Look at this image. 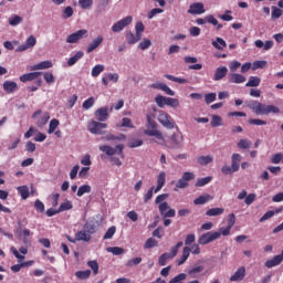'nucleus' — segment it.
Listing matches in <instances>:
<instances>
[{"label": "nucleus", "mask_w": 283, "mask_h": 283, "mask_svg": "<svg viewBox=\"0 0 283 283\" xmlns=\"http://www.w3.org/2000/svg\"><path fill=\"white\" fill-rule=\"evenodd\" d=\"M247 107L256 116H269V114H280V107L275 105L262 104L259 101L251 99L245 102Z\"/></svg>", "instance_id": "1"}, {"label": "nucleus", "mask_w": 283, "mask_h": 283, "mask_svg": "<svg viewBox=\"0 0 283 283\" xmlns=\"http://www.w3.org/2000/svg\"><path fill=\"white\" fill-rule=\"evenodd\" d=\"M168 198H169L168 193L158 195L155 199V203L159 205V213L160 216H163V218H176V210L169 209V203L165 201Z\"/></svg>", "instance_id": "2"}, {"label": "nucleus", "mask_w": 283, "mask_h": 283, "mask_svg": "<svg viewBox=\"0 0 283 283\" xmlns=\"http://www.w3.org/2000/svg\"><path fill=\"white\" fill-rule=\"evenodd\" d=\"M146 120H147V124H146L147 129L144 130V134L146 136H155L157 140H165L163 133L158 130V124L156 123L155 119L151 118V115H147Z\"/></svg>", "instance_id": "3"}, {"label": "nucleus", "mask_w": 283, "mask_h": 283, "mask_svg": "<svg viewBox=\"0 0 283 283\" xmlns=\"http://www.w3.org/2000/svg\"><path fill=\"white\" fill-rule=\"evenodd\" d=\"M185 143V137L180 130L174 133L168 140H165V145L168 149H180Z\"/></svg>", "instance_id": "4"}, {"label": "nucleus", "mask_w": 283, "mask_h": 283, "mask_svg": "<svg viewBox=\"0 0 283 283\" xmlns=\"http://www.w3.org/2000/svg\"><path fill=\"white\" fill-rule=\"evenodd\" d=\"M157 120L160 123V125H163V127H166V129H174L176 127L174 117L164 111L159 112Z\"/></svg>", "instance_id": "5"}, {"label": "nucleus", "mask_w": 283, "mask_h": 283, "mask_svg": "<svg viewBox=\"0 0 283 283\" xmlns=\"http://www.w3.org/2000/svg\"><path fill=\"white\" fill-rule=\"evenodd\" d=\"M191 180H196V174L191 171L184 172L182 177L176 184V189H187Z\"/></svg>", "instance_id": "6"}, {"label": "nucleus", "mask_w": 283, "mask_h": 283, "mask_svg": "<svg viewBox=\"0 0 283 283\" xmlns=\"http://www.w3.org/2000/svg\"><path fill=\"white\" fill-rule=\"evenodd\" d=\"M87 129L91 134L102 135L104 134L103 129H107V124L96 122V120H91L87 124Z\"/></svg>", "instance_id": "7"}, {"label": "nucleus", "mask_w": 283, "mask_h": 283, "mask_svg": "<svg viewBox=\"0 0 283 283\" xmlns=\"http://www.w3.org/2000/svg\"><path fill=\"white\" fill-rule=\"evenodd\" d=\"M134 21V18L132 15L125 17L124 19L117 21L113 27V32H123L127 25H129Z\"/></svg>", "instance_id": "8"}, {"label": "nucleus", "mask_w": 283, "mask_h": 283, "mask_svg": "<svg viewBox=\"0 0 283 283\" xmlns=\"http://www.w3.org/2000/svg\"><path fill=\"white\" fill-rule=\"evenodd\" d=\"M220 238V233L219 232H213V231H210V232H207V233H203L201 237H199V244H209L210 242H213L214 240H218Z\"/></svg>", "instance_id": "9"}, {"label": "nucleus", "mask_w": 283, "mask_h": 283, "mask_svg": "<svg viewBox=\"0 0 283 283\" xmlns=\"http://www.w3.org/2000/svg\"><path fill=\"white\" fill-rule=\"evenodd\" d=\"M87 36V30L81 29L66 38V43H78L81 39Z\"/></svg>", "instance_id": "10"}, {"label": "nucleus", "mask_w": 283, "mask_h": 283, "mask_svg": "<svg viewBox=\"0 0 283 283\" xmlns=\"http://www.w3.org/2000/svg\"><path fill=\"white\" fill-rule=\"evenodd\" d=\"M34 45H36V38H34V35H30L24 44L17 48L15 52H25V50H30L34 48Z\"/></svg>", "instance_id": "11"}, {"label": "nucleus", "mask_w": 283, "mask_h": 283, "mask_svg": "<svg viewBox=\"0 0 283 283\" xmlns=\"http://www.w3.org/2000/svg\"><path fill=\"white\" fill-rule=\"evenodd\" d=\"M109 108L107 106L99 107L97 111H95V118L99 123H105V120L109 117Z\"/></svg>", "instance_id": "12"}, {"label": "nucleus", "mask_w": 283, "mask_h": 283, "mask_svg": "<svg viewBox=\"0 0 283 283\" xmlns=\"http://www.w3.org/2000/svg\"><path fill=\"white\" fill-rule=\"evenodd\" d=\"M244 277H247V268L241 266L230 276V282H242Z\"/></svg>", "instance_id": "13"}, {"label": "nucleus", "mask_w": 283, "mask_h": 283, "mask_svg": "<svg viewBox=\"0 0 283 283\" xmlns=\"http://www.w3.org/2000/svg\"><path fill=\"white\" fill-rule=\"evenodd\" d=\"M150 87H153V90H161V92H165V94H167L168 96H176V92L170 90L169 86H167V84L156 82L153 83Z\"/></svg>", "instance_id": "14"}, {"label": "nucleus", "mask_w": 283, "mask_h": 283, "mask_svg": "<svg viewBox=\"0 0 283 283\" xmlns=\"http://www.w3.org/2000/svg\"><path fill=\"white\" fill-rule=\"evenodd\" d=\"M188 14H205V4L201 2H195L190 4Z\"/></svg>", "instance_id": "15"}, {"label": "nucleus", "mask_w": 283, "mask_h": 283, "mask_svg": "<svg viewBox=\"0 0 283 283\" xmlns=\"http://www.w3.org/2000/svg\"><path fill=\"white\" fill-rule=\"evenodd\" d=\"M103 41V35H98L96 39H94L86 49L87 54H91V52H94V50L101 48Z\"/></svg>", "instance_id": "16"}, {"label": "nucleus", "mask_w": 283, "mask_h": 283, "mask_svg": "<svg viewBox=\"0 0 283 283\" xmlns=\"http://www.w3.org/2000/svg\"><path fill=\"white\" fill-rule=\"evenodd\" d=\"M229 74V69L227 66H219L214 71L213 81H222Z\"/></svg>", "instance_id": "17"}, {"label": "nucleus", "mask_w": 283, "mask_h": 283, "mask_svg": "<svg viewBox=\"0 0 283 283\" xmlns=\"http://www.w3.org/2000/svg\"><path fill=\"white\" fill-rule=\"evenodd\" d=\"M18 90H19V84H17V82L6 81L3 83V91L7 94H14V92H17Z\"/></svg>", "instance_id": "18"}, {"label": "nucleus", "mask_w": 283, "mask_h": 283, "mask_svg": "<svg viewBox=\"0 0 283 283\" xmlns=\"http://www.w3.org/2000/svg\"><path fill=\"white\" fill-rule=\"evenodd\" d=\"M228 81L229 83L240 84V83H245L247 77L240 73H230L228 76Z\"/></svg>", "instance_id": "19"}, {"label": "nucleus", "mask_w": 283, "mask_h": 283, "mask_svg": "<svg viewBox=\"0 0 283 283\" xmlns=\"http://www.w3.org/2000/svg\"><path fill=\"white\" fill-rule=\"evenodd\" d=\"M75 240H77V242H90L92 234H90L87 230H81L75 233Z\"/></svg>", "instance_id": "20"}, {"label": "nucleus", "mask_w": 283, "mask_h": 283, "mask_svg": "<svg viewBox=\"0 0 283 283\" xmlns=\"http://www.w3.org/2000/svg\"><path fill=\"white\" fill-rule=\"evenodd\" d=\"M167 182V174L165 171L159 172L157 177V187L155 188V193H158L163 187H165V184Z\"/></svg>", "instance_id": "21"}, {"label": "nucleus", "mask_w": 283, "mask_h": 283, "mask_svg": "<svg viewBox=\"0 0 283 283\" xmlns=\"http://www.w3.org/2000/svg\"><path fill=\"white\" fill-rule=\"evenodd\" d=\"M41 72H32V73H27L20 76L21 83H28L30 81H36L39 76H41Z\"/></svg>", "instance_id": "22"}, {"label": "nucleus", "mask_w": 283, "mask_h": 283, "mask_svg": "<svg viewBox=\"0 0 283 283\" xmlns=\"http://www.w3.org/2000/svg\"><path fill=\"white\" fill-rule=\"evenodd\" d=\"M240 163H242V155L233 154L231 157V167L233 171H240Z\"/></svg>", "instance_id": "23"}, {"label": "nucleus", "mask_w": 283, "mask_h": 283, "mask_svg": "<svg viewBox=\"0 0 283 283\" xmlns=\"http://www.w3.org/2000/svg\"><path fill=\"white\" fill-rule=\"evenodd\" d=\"M174 258H176V255H174L172 252H166L164 254H161L158 259V264L159 266H166L167 265V261L168 260H174Z\"/></svg>", "instance_id": "24"}, {"label": "nucleus", "mask_w": 283, "mask_h": 283, "mask_svg": "<svg viewBox=\"0 0 283 283\" xmlns=\"http://www.w3.org/2000/svg\"><path fill=\"white\" fill-rule=\"evenodd\" d=\"M140 36L136 35L132 32V31H128L126 33V41L128 43V45H134L135 43H138L140 41Z\"/></svg>", "instance_id": "25"}, {"label": "nucleus", "mask_w": 283, "mask_h": 283, "mask_svg": "<svg viewBox=\"0 0 283 283\" xmlns=\"http://www.w3.org/2000/svg\"><path fill=\"white\" fill-rule=\"evenodd\" d=\"M85 53L83 51H77L74 56L70 57L67 61L69 67H72V65H76L78 61H81V57L84 56Z\"/></svg>", "instance_id": "26"}, {"label": "nucleus", "mask_w": 283, "mask_h": 283, "mask_svg": "<svg viewBox=\"0 0 283 283\" xmlns=\"http://www.w3.org/2000/svg\"><path fill=\"white\" fill-rule=\"evenodd\" d=\"M17 191L20 193L22 200H28L30 198V188L28 186H19Z\"/></svg>", "instance_id": "27"}, {"label": "nucleus", "mask_w": 283, "mask_h": 283, "mask_svg": "<svg viewBox=\"0 0 283 283\" xmlns=\"http://www.w3.org/2000/svg\"><path fill=\"white\" fill-rule=\"evenodd\" d=\"M52 67V61H43L40 62L33 66H31V70L36 71V70H50Z\"/></svg>", "instance_id": "28"}, {"label": "nucleus", "mask_w": 283, "mask_h": 283, "mask_svg": "<svg viewBox=\"0 0 283 283\" xmlns=\"http://www.w3.org/2000/svg\"><path fill=\"white\" fill-rule=\"evenodd\" d=\"M209 200H213L211 195H202L193 200V205H207Z\"/></svg>", "instance_id": "29"}, {"label": "nucleus", "mask_w": 283, "mask_h": 283, "mask_svg": "<svg viewBox=\"0 0 283 283\" xmlns=\"http://www.w3.org/2000/svg\"><path fill=\"white\" fill-rule=\"evenodd\" d=\"M197 163L205 167V165H210V163H213V156L207 155V156H199L197 158Z\"/></svg>", "instance_id": "30"}, {"label": "nucleus", "mask_w": 283, "mask_h": 283, "mask_svg": "<svg viewBox=\"0 0 283 283\" xmlns=\"http://www.w3.org/2000/svg\"><path fill=\"white\" fill-rule=\"evenodd\" d=\"M50 120V113H44L40 117H38L36 125L39 127H45L48 125V122Z\"/></svg>", "instance_id": "31"}, {"label": "nucleus", "mask_w": 283, "mask_h": 283, "mask_svg": "<svg viewBox=\"0 0 283 283\" xmlns=\"http://www.w3.org/2000/svg\"><path fill=\"white\" fill-rule=\"evenodd\" d=\"M262 80L258 76H250L249 81L245 84V87H259Z\"/></svg>", "instance_id": "32"}, {"label": "nucleus", "mask_w": 283, "mask_h": 283, "mask_svg": "<svg viewBox=\"0 0 283 283\" xmlns=\"http://www.w3.org/2000/svg\"><path fill=\"white\" fill-rule=\"evenodd\" d=\"M85 193H92V186L90 185H83L77 189V197L82 198V196H85Z\"/></svg>", "instance_id": "33"}, {"label": "nucleus", "mask_w": 283, "mask_h": 283, "mask_svg": "<svg viewBox=\"0 0 283 283\" xmlns=\"http://www.w3.org/2000/svg\"><path fill=\"white\" fill-rule=\"evenodd\" d=\"M212 45L216 48V50H224V48H227V41H224L222 38H217L216 41H212Z\"/></svg>", "instance_id": "34"}, {"label": "nucleus", "mask_w": 283, "mask_h": 283, "mask_svg": "<svg viewBox=\"0 0 283 283\" xmlns=\"http://www.w3.org/2000/svg\"><path fill=\"white\" fill-rule=\"evenodd\" d=\"M72 209H74V206L72 205V201L65 200L63 203L60 205L59 212L63 213V211H70Z\"/></svg>", "instance_id": "35"}, {"label": "nucleus", "mask_w": 283, "mask_h": 283, "mask_svg": "<svg viewBox=\"0 0 283 283\" xmlns=\"http://www.w3.org/2000/svg\"><path fill=\"white\" fill-rule=\"evenodd\" d=\"M99 151H103L106 156H114L116 154L115 148L108 145L99 146Z\"/></svg>", "instance_id": "36"}, {"label": "nucleus", "mask_w": 283, "mask_h": 283, "mask_svg": "<svg viewBox=\"0 0 283 283\" xmlns=\"http://www.w3.org/2000/svg\"><path fill=\"white\" fill-rule=\"evenodd\" d=\"M90 275H92V270L75 272V277H77V280H88Z\"/></svg>", "instance_id": "37"}, {"label": "nucleus", "mask_w": 283, "mask_h": 283, "mask_svg": "<svg viewBox=\"0 0 283 283\" xmlns=\"http://www.w3.org/2000/svg\"><path fill=\"white\" fill-rule=\"evenodd\" d=\"M222 213H224V208H212L207 210L206 216L216 217V216H222Z\"/></svg>", "instance_id": "38"}, {"label": "nucleus", "mask_w": 283, "mask_h": 283, "mask_svg": "<svg viewBox=\"0 0 283 283\" xmlns=\"http://www.w3.org/2000/svg\"><path fill=\"white\" fill-rule=\"evenodd\" d=\"M211 180H213L212 177H203V178H198L195 187H205L206 185H209V182H211Z\"/></svg>", "instance_id": "39"}, {"label": "nucleus", "mask_w": 283, "mask_h": 283, "mask_svg": "<svg viewBox=\"0 0 283 283\" xmlns=\"http://www.w3.org/2000/svg\"><path fill=\"white\" fill-rule=\"evenodd\" d=\"M202 271H205V265H197L188 270V275H190L191 277H196V274L202 273Z\"/></svg>", "instance_id": "40"}, {"label": "nucleus", "mask_w": 283, "mask_h": 283, "mask_svg": "<svg viewBox=\"0 0 283 283\" xmlns=\"http://www.w3.org/2000/svg\"><path fill=\"white\" fill-rule=\"evenodd\" d=\"M167 101H168V97L166 96H163V95H157L155 97V103L160 107H165V105H167Z\"/></svg>", "instance_id": "41"}, {"label": "nucleus", "mask_w": 283, "mask_h": 283, "mask_svg": "<svg viewBox=\"0 0 283 283\" xmlns=\"http://www.w3.org/2000/svg\"><path fill=\"white\" fill-rule=\"evenodd\" d=\"M59 125H61L59 119H55V118L51 119L48 134H54V132H56V128L59 127Z\"/></svg>", "instance_id": "42"}, {"label": "nucleus", "mask_w": 283, "mask_h": 283, "mask_svg": "<svg viewBox=\"0 0 283 283\" xmlns=\"http://www.w3.org/2000/svg\"><path fill=\"white\" fill-rule=\"evenodd\" d=\"M102 72H105V66L103 64H97L92 69V76L96 77L98 76Z\"/></svg>", "instance_id": "43"}, {"label": "nucleus", "mask_w": 283, "mask_h": 283, "mask_svg": "<svg viewBox=\"0 0 283 283\" xmlns=\"http://www.w3.org/2000/svg\"><path fill=\"white\" fill-rule=\"evenodd\" d=\"M166 78H168V81H172L174 83H179L180 85H185L186 83H189L187 78L176 77L174 75H166Z\"/></svg>", "instance_id": "44"}, {"label": "nucleus", "mask_w": 283, "mask_h": 283, "mask_svg": "<svg viewBox=\"0 0 283 283\" xmlns=\"http://www.w3.org/2000/svg\"><path fill=\"white\" fill-rule=\"evenodd\" d=\"M116 233V226H112L107 229L106 233L104 234V240H112L114 238V234Z\"/></svg>", "instance_id": "45"}, {"label": "nucleus", "mask_w": 283, "mask_h": 283, "mask_svg": "<svg viewBox=\"0 0 283 283\" xmlns=\"http://www.w3.org/2000/svg\"><path fill=\"white\" fill-rule=\"evenodd\" d=\"M34 209L38 211V213H43L45 211V205L43 201H41V199H36L34 201Z\"/></svg>", "instance_id": "46"}, {"label": "nucleus", "mask_w": 283, "mask_h": 283, "mask_svg": "<svg viewBox=\"0 0 283 283\" xmlns=\"http://www.w3.org/2000/svg\"><path fill=\"white\" fill-rule=\"evenodd\" d=\"M154 247H158V241L154 238H148L144 244V249H154Z\"/></svg>", "instance_id": "47"}, {"label": "nucleus", "mask_w": 283, "mask_h": 283, "mask_svg": "<svg viewBox=\"0 0 283 283\" xmlns=\"http://www.w3.org/2000/svg\"><path fill=\"white\" fill-rule=\"evenodd\" d=\"M210 125L211 127L222 126V117H220V115H213Z\"/></svg>", "instance_id": "48"}, {"label": "nucleus", "mask_w": 283, "mask_h": 283, "mask_svg": "<svg viewBox=\"0 0 283 283\" xmlns=\"http://www.w3.org/2000/svg\"><path fill=\"white\" fill-rule=\"evenodd\" d=\"M78 4L83 10H90L94 6V0H78Z\"/></svg>", "instance_id": "49"}, {"label": "nucleus", "mask_w": 283, "mask_h": 283, "mask_svg": "<svg viewBox=\"0 0 283 283\" xmlns=\"http://www.w3.org/2000/svg\"><path fill=\"white\" fill-rule=\"evenodd\" d=\"M117 127H128L129 129H134V123L128 117H123L122 124L117 125Z\"/></svg>", "instance_id": "50"}, {"label": "nucleus", "mask_w": 283, "mask_h": 283, "mask_svg": "<svg viewBox=\"0 0 283 283\" xmlns=\"http://www.w3.org/2000/svg\"><path fill=\"white\" fill-rule=\"evenodd\" d=\"M206 21L212 25H217V30H222V24L218 23V20L213 15H207Z\"/></svg>", "instance_id": "51"}, {"label": "nucleus", "mask_w": 283, "mask_h": 283, "mask_svg": "<svg viewBox=\"0 0 283 283\" xmlns=\"http://www.w3.org/2000/svg\"><path fill=\"white\" fill-rule=\"evenodd\" d=\"M185 280H187V274L180 273V274L176 275L175 277H172L169 281V283H182V282H185Z\"/></svg>", "instance_id": "52"}, {"label": "nucleus", "mask_w": 283, "mask_h": 283, "mask_svg": "<svg viewBox=\"0 0 283 283\" xmlns=\"http://www.w3.org/2000/svg\"><path fill=\"white\" fill-rule=\"evenodd\" d=\"M143 145V139H130L127 144V146L130 148V149H135L136 147H142Z\"/></svg>", "instance_id": "53"}, {"label": "nucleus", "mask_w": 283, "mask_h": 283, "mask_svg": "<svg viewBox=\"0 0 283 283\" xmlns=\"http://www.w3.org/2000/svg\"><path fill=\"white\" fill-rule=\"evenodd\" d=\"M107 251L108 253H113V255H123L125 253V249L119 247L107 248Z\"/></svg>", "instance_id": "54"}, {"label": "nucleus", "mask_w": 283, "mask_h": 283, "mask_svg": "<svg viewBox=\"0 0 283 283\" xmlns=\"http://www.w3.org/2000/svg\"><path fill=\"white\" fill-rule=\"evenodd\" d=\"M136 34L143 39V33L145 32V24L143 22H137L135 25Z\"/></svg>", "instance_id": "55"}, {"label": "nucleus", "mask_w": 283, "mask_h": 283, "mask_svg": "<svg viewBox=\"0 0 283 283\" xmlns=\"http://www.w3.org/2000/svg\"><path fill=\"white\" fill-rule=\"evenodd\" d=\"M87 266H90L95 275H98V262L96 260L88 261Z\"/></svg>", "instance_id": "56"}, {"label": "nucleus", "mask_w": 283, "mask_h": 283, "mask_svg": "<svg viewBox=\"0 0 283 283\" xmlns=\"http://www.w3.org/2000/svg\"><path fill=\"white\" fill-rule=\"evenodd\" d=\"M94 97H88L82 104L83 109H92L94 107Z\"/></svg>", "instance_id": "57"}, {"label": "nucleus", "mask_w": 283, "mask_h": 283, "mask_svg": "<svg viewBox=\"0 0 283 283\" xmlns=\"http://www.w3.org/2000/svg\"><path fill=\"white\" fill-rule=\"evenodd\" d=\"M73 15H74V9H72V7H66L63 10L62 19H70Z\"/></svg>", "instance_id": "58"}, {"label": "nucleus", "mask_w": 283, "mask_h": 283, "mask_svg": "<svg viewBox=\"0 0 283 283\" xmlns=\"http://www.w3.org/2000/svg\"><path fill=\"white\" fill-rule=\"evenodd\" d=\"M168 107H179L180 106V101H178V98H172V97H168L167 99V104Z\"/></svg>", "instance_id": "59"}, {"label": "nucleus", "mask_w": 283, "mask_h": 283, "mask_svg": "<svg viewBox=\"0 0 283 283\" xmlns=\"http://www.w3.org/2000/svg\"><path fill=\"white\" fill-rule=\"evenodd\" d=\"M237 146L239 149H249L251 147V143L248 139H240Z\"/></svg>", "instance_id": "60"}, {"label": "nucleus", "mask_w": 283, "mask_h": 283, "mask_svg": "<svg viewBox=\"0 0 283 283\" xmlns=\"http://www.w3.org/2000/svg\"><path fill=\"white\" fill-rule=\"evenodd\" d=\"M217 96L218 95L216 93H208L205 95V102L207 103V105H210V103L216 102Z\"/></svg>", "instance_id": "61"}, {"label": "nucleus", "mask_w": 283, "mask_h": 283, "mask_svg": "<svg viewBox=\"0 0 283 283\" xmlns=\"http://www.w3.org/2000/svg\"><path fill=\"white\" fill-rule=\"evenodd\" d=\"M43 76H44V81H45V83H48V85H52V83H54V74H52V73H50V72H45L44 74H43Z\"/></svg>", "instance_id": "62"}, {"label": "nucleus", "mask_w": 283, "mask_h": 283, "mask_svg": "<svg viewBox=\"0 0 283 283\" xmlns=\"http://www.w3.org/2000/svg\"><path fill=\"white\" fill-rule=\"evenodd\" d=\"M282 9L277 7H272V19H280V17H282Z\"/></svg>", "instance_id": "63"}, {"label": "nucleus", "mask_w": 283, "mask_h": 283, "mask_svg": "<svg viewBox=\"0 0 283 283\" xmlns=\"http://www.w3.org/2000/svg\"><path fill=\"white\" fill-rule=\"evenodd\" d=\"M21 21H23V18H21L20 15H13L9 19V23L11 25H19V23H21Z\"/></svg>", "instance_id": "64"}]
</instances>
